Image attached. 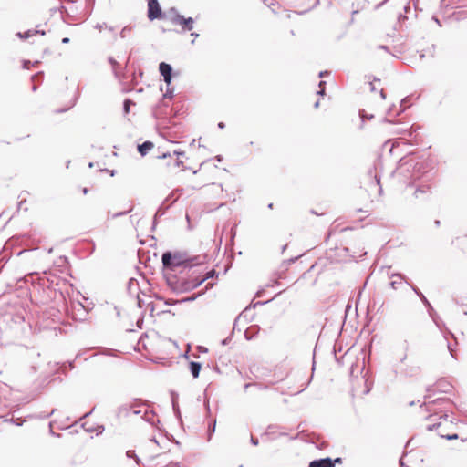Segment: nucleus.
<instances>
[{"instance_id": "f257e3e1", "label": "nucleus", "mask_w": 467, "mask_h": 467, "mask_svg": "<svg viewBox=\"0 0 467 467\" xmlns=\"http://www.w3.org/2000/svg\"><path fill=\"white\" fill-rule=\"evenodd\" d=\"M397 172L410 180L411 185L418 182H429L433 177L426 161L417 157L401 159Z\"/></svg>"}, {"instance_id": "f03ea898", "label": "nucleus", "mask_w": 467, "mask_h": 467, "mask_svg": "<svg viewBox=\"0 0 467 467\" xmlns=\"http://www.w3.org/2000/svg\"><path fill=\"white\" fill-rule=\"evenodd\" d=\"M205 259L206 256L204 255L190 256L180 252H165L161 256L163 267L170 271H177L181 267L190 269L192 266L203 264Z\"/></svg>"}, {"instance_id": "7ed1b4c3", "label": "nucleus", "mask_w": 467, "mask_h": 467, "mask_svg": "<svg viewBox=\"0 0 467 467\" xmlns=\"http://www.w3.org/2000/svg\"><path fill=\"white\" fill-rule=\"evenodd\" d=\"M147 16L150 21L155 19H163L165 17V13L162 12L158 0H147Z\"/></svg>"}, {"instance_id": "20e7f679", "label": "nucleus", "mask_w": 467, "mask_h": 467, "mask_svg": "<svg viewBox=\"0 0 467 467\" xmlns=\"http://www.w3.org/2000/svg\"><path fill=\"white\" fill-rule=\"evenodd\" d=\"M408 187L414 188L413 195L415 198H425L431 194V187L428 182H418L414 185L408 184Z\"/></svg>"}, {"instance_id": "39448f33", "label": "nucleus", "mask_w": 467, "mask_h": 467, "mask_svg": "<svg viewBox=\"0 0 467 467\" xmlns=\"http://www.w3.org/2000/svg\"><path fill=\"white\" fill-rule=\"evenodd\" d=\"M193 24L194 19L192 17L185 18L183 16H176L172 18V25L181 26L183 32L192 31Z\"/></svg>"}, {"instance_id": "423d86ee", "label": "nucleus", "mask_w": 467, "mask_h": 467, "mask_svg": "<svg viewBox=\"0 0 467 467\" xmlns=\"http://www.w3.org/2000/svg\"><path fill=\"white\" fill-rule=\"evenodd\" d=\"M424 405L426 406L427 410H429V411L433 410L434 413L437 414L438 411H437V409L434 408L435 406L441 405L444 409L447 410L449 407L451 406V403L449 399L438 398V399H436L434 400H431V401H428V402L425 401Z\"/></svg>"}, {"instance_id": "0eeeda50", "label": "nucleus", "mask_w": 467, "mask_h": 467, "mask_svg": "<svg viewBox=\"0 0 467 467\" xmlns=\"http://www.w3.org/2000/svg\"><path fill=\"white\" fill-rule=\"evenodd\" d=\"M159 70L161 75L163 77V81L166 86H170L172 78V67L170 64L161 62L159 65Z\"/></svg>"}, {"instance_id": "6e6552de", "label": "nucleus", "mask_w": 467, "mask_h": 467, "mask_svg": "<svg viewBox=\"0 0 467 467\" xmlns=\"http://www.w3.org/2000/svg\"><path fill=\"white\" fill-rule=\"evenodd\" d=\"M138 403L137 402H131L130 404H123L119 408V415H128L130 411H131L133 414H140L141 412L140 410H138Z\"/></svg>"}, {"instance_id": "1a4fd4ad", "label": "nucleus", "mask_w": 467, "mask_h": 467, "mask_svg": "<svg viewBox=\"0 0 467 467\" xmlns=\"http://www.w3.org/2000/svg\"><path fill=\"white\" fill-rule=\"evenodd\" d=\"M309 467H335V464L334 462L327 457L312 461Z\"/></svg>"}, {"instance_id": "9d476101", "label": "nucleus", "mask_w": 467, "mask_h": 467, "mask_svg": "<svg viewBox=\"0 0 467 467\" xmlns=\"http://www.w3.org/2000/svg\"><path fill=\"white\" fill-rule=\"evenodd\" d=\"M38 27L39 26H36V29H28L27 31H26L24 33L18 32V33H16V36H18L19 38H22V39H27L36 35L44 36L46 34V32L44 30L39 29Z\"/></svg>"}, {"instance_id": "9b49d317", "label": "nucleus", "mask_w": 467, "mask_h": 467, "mask_svg": "<svg viewBox=\"0 0 467 467\" xmlns=\"http://www.w3.org/2000/svg\"><path fill=\"white\" fill-rule=\"evenodd\" d=\"M153 143L151 141H144L142 144L138 145V151L141 156H145L152 148Z\"/></svg>"}, {"instance_id": "f8f14e48", "label": "nucleus", "mask_w": 467, "mask_h": 467, "mask_svg": "<svg viewBox=\"0 0 467 467\" xmlns=\"http://www.w3.org/2000/svg\"><path fill=\"white\" fill-rule=\"evenodd\" d=\"M413 292L420 297L422 303L430 309H432V306L426 296L421 293V291L415 285H410Z\"/></svg>"}, {"instance_id": "ddd939ff", "label": "nucleus", "mask_w": 467, "mask_h": 467, "mask_svg": "<svg viewBox=\"0 0 467 467\" xmlns=\"http://www.w3.org/2000/svg\"><path fill=\"white\" fill-rule=\"evenodd\" d=\"M259 332V328L257 326H252L250 327H248L245 332H244V337L247 340H252L254 339L256 335L258 334Z\"/></svg>"}, {"instance_id": "4468645a", "label": "nucleus", "mask_w": 467, "mask_h": 467, "mask_svg": "<svg viewBox=\"0 0 467 467\" xmlns=\"http://www.w3.org/2000/svg\"><path fill=\"white\" fill-rule=\"evenodd\" d=\"M202 368V364L199 362H190V371L194 379L198 378Z\"/></svg>"}, {"instance_id": "2eb2a0df", "label": "nucleus", "mask_w": 467, "mask_h": 467, "mask_svg": "<svg viewBox=\"0 0 467 467\" xmlns=\"http://www.w3.org/2000/svg\"><path fill=\"white\" fill-rule=\"evenodd\" d=\"M390 277L397 278L396 280L391 281L389 284L391 288L394 290L398 289V284H401V282L405 280V276L399 273L391 274Z\"/></svg>"}, {"instance_id": "dca6fc26", "label": "nucleus", "mask_w": 467, "mask_h": 467, "mask_svg": "<svg viewBox=\"0 0 467 467\" xmlns=\"http://www.w3.org/2000/svg\"><path fill=\"white\" fill-rule=\"evenodd\" d=\"M168 16L169 17V20L171 21V23L172 24V18H174L176 16H182L179 11L177 10V8L175 7H171L167 13L165 14V16Z\"/></svg>"}, {"instance_id": "f3484780", "label": "nucleus", "mask_w": 467, "mask_h": 467, "mask_svg": "<svg viewBox=\"0 0 467 467\" xmlns=\"http://www.w3.org/2000/svg\"><path fill=\"white\" fill-rule=\"evenodd\" d=\"M442 426V421H439L438 423H433L431 425H428L427 426V430L428 431H438V433L440 432L439 429ZM441 432H445V430H441Z\"/></svg>"}, {"instance_id": "a211bd4d", "label": "nucleus", "mask_w": 467, "mask_h": 467, "mask_svg": "<svg viewBox=\"0 0 467 467\" xmlns=\"http://www.w3.org/2000/svg\"><path fill=\"white\" fill-rule=\"evenodd\" d=\"M77 306L78 307V311L81 312L79 319H85L86 317L88 316L87 310L85 309L84 306L81 303H78Z\"/></svg>"}, {"instance_id": "6ab92c4d", "label": "nucleus", "mask_w": 467, "mask_h": 467, "mask_svg": "<svg viewBox=\"0 0 467 467\" xmlns=\"http://www.w3.org/2000/svg\"><path fill=\"white\" fill-rule=\"evenodd\" d=\"M131 30H132L131 26H124L122 28V30L120 31V37L125 38L128 36V34L131 32Z\"/></svg>"}, {"instance_id": "aec40b11", "label": "nucleus", "mask_w": 467, "mask_h": 467, "mask_svg": "<svg viewBox=\"0 0 467 467\" xmlns=\"http://www.w3.org/2000/svg\"><path fill=\"white\" fill-rule=\"evenodd\" d=\"M173 93H174V88H170V86H167L166 90H165V92L163 94V97L164 98L171 99L173 97Z\"/></svg>"}, {"instance_id": "412c9836", "label": "nucleus", "mask_w": 467, "mask_h": 467, "mask_svg": "<svg viewBox=\"0 0 467 467\" xmlns=\"http://www.w3.org/2000/svg\"><path fill=\"white\" fill-rule=\"evenodd\" d=\"M439 435L441 438H445L447 440H456V439H458V434H456V433H454V434H445V433L440 431Z\"/></svg>"}, {"instance_id": "4be33fe9", "label": "nucleus", "mask_w": 467, "mask_h": 467, "mask_svg": "<svg viewBox=\"0 0 467 467\" xmlns=\"http://www.w3.org/2000/svg\"><path fill=\"white\" fill-rule=\"evenodd\" d=\"M164 213H165V209H163V208H162V206H161V207L157 210V212H156V213H155L154 220H153V224H155V223H156L157 218H158V217H161Z\"/></svg>"}, {"instance_id": "5701e85b", "label": "nucleus", "mask_w": 467, "mask_h": 467, "mask_svg": "<svg viewBox=\"0 0 467 467\" xmlns=\"http://www.w3.org/2000/svg\"><path fill=\"white\" fill-rule=\"evenodd\" d=\"M109 61L113 67V72H114L115 76L118 77L117 67L119 66V63L113 57H109Z\"/></svg>"}, {"instance_id": "b1692460", "label": "nucleus", "mask_w": 467, "mask_h": 467, "mask_svg": "<svg viewBox=\"0 0 467 467\" xmlns=\"http://www.w3.org/2000/svg\"><path fill=\"white\" fill-rule=\"evenodd\" d=\"M131 103H132V101L130 99H129L124 100L123 109H124L125 113H129L130 112V107Z\"/></svg>"}, {"instance_id": "393cba45", "label": "nucleus", "mask_w": 467, "mask_h": 467, "mask_svg": "<svg viewBox=\"0 0 467 467\" xmlns=\"http://www.w3.org/2000/svg\"><path fill=\"white\" fill-rule=\"evenodd\" d=\"M418 368H411L410 370L402 371V374H404L405 376H413L418 372Z\"/></svg>"}, {"instance_id": "a878e982", "label": "nucleus", "mask_w": 467, "mask_h": 467, "mask_svg": "<svg viewBox=\"0 0 467 467\" xmlns=\"http://www.w3.org/2000/svg\"><path fill=\"white\" fill-rule=\"evenodd\" d=\"M216 421L213 420V424L209 426L208 440H211L212 434L215 431Z\"/></svg>"}, {"instance_id": "bb28decb", "label": "nucleus", "mask_w": 467, "mask_h": 467, "mask_svg": "<svg viewBox=\"0 0 467 467\" xmlns=\"http://www.w3.org/2000/svg\"><path fill=\"white\" fill-rule=\"evenodd\" d=\"M212 275V273H208L207 275L203 278H202L201 280H198L196 282L193 283V285H192L193 288L199 286L203 281H205L207 278H209L210 276Z\"/></svg>"}, {"instance_id": "cd10ccee", "label": "nucleus", "mask_w": 467, "mask_h": 467, "mask_svg": "<svg viewBox=\"0 0 467 467\" xmlns=\"http://www.w3.org/2000/svg\"><path fill=\"white\" fill-rule=\"evenodd\" d=\"M440 413H441V415H440L439 419L444 420V421L447 422L449 415L442 410H440Z\"/></svg>"}, {"instance_id": "c85d7f7f", "label": "nucleus", "mask_w": 467, "mask_h": 467, "mask_svg": "<svg viewBox=\"0 0 467 467\" xmlns=\"http://www.w3.org/2000/svg\"><path fill=\"white\" fill-rule=\"evenodd\" d=\"M447 348L451 356L455 358V349L453 348L452 345L451 343H448Z\"/></svg>"}, {"instance_id": "c756f323", "label": "nucleus", "mask_w": 467, "mask_h": 467, "mask_svg": "<svg viewBox=\"0 0 467 467\" xmlns=\"http://www.w3.org/2000/svg\"><path fill=\"white\" fill-rule=\"evenodd\" d=\"M326 84L325 81H320L319 82V88H320V90L317 91V94L318 95H324L325 94V89H324V85Z\"/></svg>"}, {"instance_id": "7c9ffc66", "label": "nucleus", "mask_w": 467, "mask_h": 467, "mask_svg": "<svg viewBox=\"0 0 467 467\" xmlns=\"http://www.w3.org/2000/svg\"><path fill=\"white\" fill-rule=\"evenodd\" d=\"M96 29H98L99 31H101L103 28H106L107 27V25L106 23H98L95 25L94 26Z\"/></svg>"}, {"instance_id": "2f4dec72", "label": "nucleus", "mask_w": 467, "mask_h": 467, "mask_svg": "<svg viewBox=\"0 0 467 467\" xmlns=\"http://www.w3.org/2000/svg\"><path fill=\"white\" fill-rule=\"evenodd\" d=\"M127 456L129 458H135L136 462H139V458L135 455V452L133 451H128Z\"/></svg>"}, {"instance_id": "473e14b6", "label": "nucleus", "mask_w": 467, "mask_h": 467, "mask_svg": "<svg viewBox=\"0 0 467 467\" xmlns=\"http://www.w3.org/2000/svg\"><path fill=\"white\" fill-rule=\"evenodd\" d=\"M407 100H408V98H405V99H403L401 100V102H400V108H401L400 111H401V112H402V111H404V110L406 109V106H405V104L407 103Z\"/></svg>"}, {"instance_id": "72a5a7b5", "label": "nucleus", "mask_w": 467, "mask_h": 467, "mask_svg": "<svg viewBox=\"0 0 467 467\" xmlns=\"http://www.w3.org/2000/svg\"><path fill=\"white\" fill-rule=\"evenodd\" d=\"M31 67V61L30 60H24L23 61V67L25 69H28Z\"/></svg>"}, {"instance_id": "f704fd0d", "label": "nucleus", "mask_w": 467, "mask_h": 467, "mask_svg": "<svg viewBox=\"0 0 467 467\" xmlns=\"http://www.w3.org/2000/svg\"><path fill=\"white\" fill-rule=\"evenodd\" d=\"M130 211H131V208L130 210L126 211V212H121V213H115V214L112 215V217L116 218V217H119V216H122V215L130 213Z\"/></svg>"}, {"instance_id": "c9c22d12", "label": "nucleus", "mask_w": 467, "mask_h": 467, "mask_svg": "<svg viewBox=\"0 0 467 467\" xmlns=\"http://www.w3.org/2000/svg\"><path fill=\"white\" fill-rule=\"evenodd\" d=\"M43 77V72L40 71V72H37L36 74H35L33 77H32V80L35 81L36 78H42Z\"/></svg>"}, {"instance_id": "e433bc0d", "label": "nucleus", "mask_w": 467, "mask_h": 467, "mask_svg": "<svg viewBox=\"0 0 467 467\" xmlns=\"http://www.w3.org/2000/svg\"><path fill=\"white\" fill-rule=\"evenodd\" d=\"M250 441L254 446L258 445V440L253 436H251Z\"/></svg>"}, {"instance_id": "4c0bfd02", "label": "nucleus", "mask_w": 467, "mask_h": 467, "mask_svg": "<svg viewBox=\"0 0 467 467\" xmlns=\"http://www.w3.org/2000/svg\"><path fill=\"white\" fill-rule=\"evenodd\" d=\"M173 154L176 155V156H183L184 155V152L183 151H181V150H175L173 151Z\"/></svg>"}, {"instance_id": "58836bf2", "label": "nucleus", "mask_w": 467, "mask_h": 467, "mask_svg": "<svg viewBox=\"0 0 467 467\" xmlns=\"http://www.w3.org/2000/svg\"><path fill=\"white\" fill-rule=\"evenodd\" d=\"M263 2L267 6H271L273 5L272 0H263Z\"/></svg>"}, {"instance_id": "ea45409f", "label": "nucleus", "mask_w": 467, "mask_h": 467, "mask_svg": "<svg viewBox=\"0 0 467 467\" xmlns=\"http://www.w3.org/2000/svg\"><path fill=\"white\" fill-rule=\"evenodd\" d=\"M379 49L385 50L386 52H389V47L385 45L379 46Z\"/></svg>"}, {"instance_id": "a19ab883", "label": "nucleus", "mask_w": 467, "mask_h": 467, "mask_svg": "<svg viewBox=\"0 0 467 467\" xmlns=\"http://www.w3.org/2000/svg\"><path fill=\"white\" fill-rule=\"evenodd\" d=\"M447 335L451 336V337H454L453 333H451V331H449V330H448V331H446V332L444 333V337H445V339H447Z\"/></svg>"}, {"instance_id": "79ce46f5", "label": "nucleus", "mask_w": 467, "mask_h": 467, "mask_svg": "<svg viewBox=\"0 0 467 467\" xmlns=\"http://www.w3.org/2000/svg\"><path fill=\"white\" fill-rule=\"evenodd\" d=\"M168 156H171V153H170V152H165V153H162V155L159 156V158H161V159H165V158H167Z\"/></svg>"}, {"instance_id": "37998d69", "label": "nucleus", "mask_w": 467, "mask_h": 467, "mask_svg": "<svg viewBox=\"0 0 467 467\" xmlns=\"http://www.w3.org/2000/svg\"><path fill=\"white\" fill-rule=\"evenodd\" d=\"M174 165H175L176 167H181V166L182 165V161H180V160H176V161H175Z\"/></svg>"}, {"instance_id": "c03bdc74", "label": "nucleus", "mask_w": 467, "mask_h": 467, "mask_svg": "<svg viewBox=\"0 0 467 467\" xmlns=\"http://www.w3.org/2000/svg\"><path fill=\"white\" fill-rule=\"evenodd\" d=\"M194 299H195V297H194V296L187 297V298L182 299V302L192 301V300H194Z\"/></svg>"}, {"instance_id": "a18cd8bd", "label": "nucleus", "mask_w": 467, "mask_h": 467, "mask_svg": "<svg viewBox=\"0 0 467 467\" xmlns=\"http://www.w3.org/2000/svg\"><path fill=\"white\" fill-rule=\"evenodd\" d=\"M69 41H70V40H69V38H68V37H64V38L62 39V43H63V44H67V43H69Z\"/></svg>"}, {"instance_id": "49530a36", "label": "nucleus", "mask_w": 467, "mask_h": 467, "mask_svg": "<svg viewBox=\"0 0 467 467\" xmlns=\"http://www.w3.org/2000/svg\"><path fill=\"white\" fill-rule=\"evenodd\" d=\"M327 74H328L327 71H324V72H320L318 76H319V78H323V77H325Z\"/></svg>"}, {"instance_id": "de8ad7c7", "label": "nucleus", "mask_w": 467, "mask_h": 467, "mask_svg": "<svg viewBox=\"0 0 467 467\" xmlns=\"http://www.w3.org/2000/svg\"><path fill=\"white\" fill-rule=\"evenodd\" d=\"M134 285V281L133 279H130V282H129V289L130 290L131 289V286Z\"/></svg>"}, {"instance_id": "09e8293b", "label": "nucleus", "mask_w": 467, "mask_h": 467, "mask_svg": "<svg viewBox=\"0 0 467 467\" xmlns=\"http://www.w3.org/2000/svg\"><path fill=\"white\" fill-rule=\"evenodd\" d=\"M380 97H381L383 99H385V98H386V95H385V92H384V90H383V89H381V90H380Z\"/></svg>"}, {"instance_id": "8fccbe9b", "label": "nucleus", "mask_w": 467, "mask_h": 467, "mask_svg": "<svg viewBox=\"0 0 467 467\" xmlns=\"http://www.w3.org/2000/svg\"><path fill=\"white\" fill-rule=\"evenodd\" d=\"M172 406H173V409H174L175 412H176L177 414H179V413H180V412H179V409L175 407V403H174V402L172 403Z\"/></svg>"}, {"instance_id": "3c124183", "label": "nucleus", "mask_w": 467, "mask_h": 467, "mask_svg": "<svg viewBox=\"0 0 467 467\" xmlns=\"http://www.w3.org/2000/svg\"><path fill=\"white\" fill-rule=\"evenodd\" d=\"M38 64H39V61H37V60L33 63L31 62L32 67H36Z\"/></svg>"}, {"instance_id": "603ef678", "label": "nucleus", "mask_w": 467, "mask_h": 467, "mask_svg": "<svg viewBox=\"0 0 467 467\" xmlns=\"http://www.w3.org/2000/svg\"><path fill=\"white\" fill-rule=\"evenodd\" d=\"M218 127L220 129H223L224 128V123L223 122H219Z\"/></svg>"}, {"instance_id": "864d4df0", "label": "nucleus", "mask_w": 467, "mask_h": 467, "mask_svg": "<svg viewBox=\"0 0 467 467\" xmlns=\"http://www.w3.org/2000/svg\"><path fill=\"white\" fill-rule=\"evenodd\" d=\"M434 224H435V226L439 227L441 223L439 220H435Z\"/></svg>"}, {"instance_id": "5fc2aeb1", "label": "nucleus", "mask_w": 467, "mask_h": 467, "mask_svg": "<svg viewBox=\"0 0 467 467\" xmlns=\"http://www.w3.org/2000/svg\"><path fill=\"white\" fill-rule=\"evenodd\" d=\"M407 358V355L404 354L403 357L400 358V361L403 362Z\"/></svg>"}, {"instance_id": "6e6d98bb", "label": "nucleus", "mask_w": 467, "mask_h": 467, "mask_svg": "<svg viewBox=\"0 0 467 467\" xmlns=\"http://www.w3.org/2000/svg\"><path fill=\"white\" fill-rule=\"evenodd\" d=\"M251 386H252V384H250V383L245 384V385H244V389L246 390V389H247L249 387H251Z\"/></svg>"}, {"instance_id": "4d7b16f0", "label": "nucleus", "mask_w": 467, "mask_h": 467, "mask_svg": "<svg viewBox=\"0 0 467 467\" xmlns=\"http://www.w3.org/2000/svg\"><path fill=\"white\" fill-rule=\"evenodd\" d=\"M216 159L218 161H221L223 160V157L221 155L216 156Z\"/></svg>"}, {"instance_id": "13d9d810", "label": "nucleus", "mask_w": 467, "mask_h": 467, "mask_svg": "<svg viewBox=\"0 0 467 467\" xmlns=\"http://www.w3.org/2000/svg\"><path fill=\"white\" fill-rule=\"evenodd\" d=\"M191 36H194V37H198V36H199V34H197V33H191Z\"/></svg>"}, {"instance_id": "bf43d9fd", "label": "nucleus", "mask_w": 467, "mask_h": 467, "mask_svg": "<svg viewBox=\"0 0 467 467\" xmlns=\"http://www.w3.org/2000/svg\"><path fill=\"white\" fill-rule=\"evenodd\" d=\"M138 306L139 307H141V300L140 299V297H138Z\"/></svg>"}, {"instance_id": "052dcab7", "label": "nucleus", "mask_w": 467, "mask_h": 467, "mask_svg": "<svg viewBox=\"0 0 467 467\" xmlns=\"http://www.w3.org/2000/svg\"><path fill=\"white\" fill-rule=\"evenodd\" d=\"M400 466H401V467H405V465H404V462H403L402 459H400Z\"/></svg>"}, {"instance_id": "680f3d73", "label": "nucleus", "mask_w": 467, "mask_h": 467, "mask_svg": "<svg viewBox=\"0 0 467 467\" xmlns=\"http://www.w3.org/2000/svg\"><path fill=\"white\" fill-rule=\"evenodd\" d=\"M296 259H297V257L291 258V259L289 260V262H290V263H294Z\"/></svg>"}, {"instance_id": "e2e57ef3", "label": "nucleus", "mask_w": 467, "mask_h": 467, "mask_svg": "<svg viewBox=\"0 0 467 467\" xmlns=\"http://www.w3.org/2000/svg\"><path fill=\"white\" fill-rule=\"evenodd\" d=\"M315 108H318L319 107V101H317L314 105Z\"/></svg>"}, {"instance_id": "0e129e2a", "label": "nucleus", "mask_w": 467, "mask_h": 467, "mask_svg": "<svg viewBox=\"0 0 467 467\" xmlns=\"http://www.w3.org/2000/svg\"><path fill=\"white\" fill-rule=\"evenodd\" d=\"M87 192H88V188H84V189H83V193H84V194H87Z\"/></svg>"}, {"instance_id": "69168bd1", "label": "nucleus", "mask_w": 467, "mask_h": 467, "mask_svg": "<svg viewBox=\"0 0 467 467\" xmlns=\"http://www.w3.org/2000/svg\"><path fill=\"white\" fill-rule=\"evenodd\" d=\"M54 412H55V410H52L51 412L48 415H47V417H49L50 415L54 414Z\"/></svg>"}, {"instance_id": "338daca9", "label": "nucleus", "mask_w": 467, "mask_h": 467, "mask_svg": "<svg viewBox=\"0 0 467 467\" xmlns=\"http://www.w3.org/2000/svg\"><path fill=\"white\" fill-rule=\"evenodd\" d=\"M375 179H376L377 184H379V179L377 176H375Z\"/></svg>"}, {"instance_id": "774afa93", "label": "nucleus", "mask_w": 467, "mask_h": 467, "mask_svg": "<svg viewBox=\"0 0 467 467\" xmlns=\"http://www.w3.org/2000/svg\"><path fill=\"white\" fill-rule=\"evenodd\" d=\"M103 430H104V427H103V426H100V427L99 428V431H100V432H101Z\"/></svg>"}]
</instances>
